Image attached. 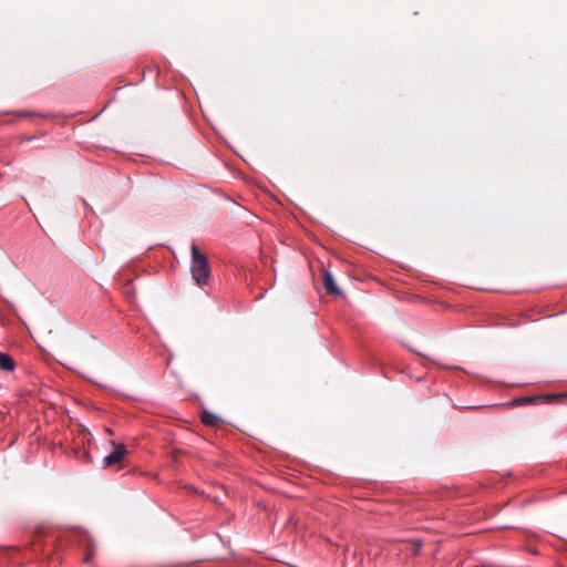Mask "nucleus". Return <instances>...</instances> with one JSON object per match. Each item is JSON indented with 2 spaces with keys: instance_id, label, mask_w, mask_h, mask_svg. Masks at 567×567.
Masks as SVG:
<instances>
[{
  "instance_id": "1",
  "label": "nucleus",
  "mask_w": 567,
  "mask_h": 567,
  "mask_svg": "<svg viewBox=\"0 0 567 567\" xmlns=\"http://www.w3.org/2000/svg\"><path fill=\"white\" fill-rule=\"evenodd\" d=\"M192 261L190 271L192 277L197 285L204 286L208 282L210 277V268L206 256L193 244L190 247Z\"/></svg>"
},
{
  "instance_id": "2",
  "label": "nucleus",
  "mask_w": 567,
  "mask_h": 567,
  "mask_svg": "<svg viewBox=\"0 0 567 567\" xmlns=\"http://www.w3.org/2000/svg\"><path fill=\"white\" fill-rule=\"evenodd\" d=\"M74 543H76L84 551V561H91L94 555V542L91 535L85 530H78L74 534Z\"/></svg>"
},
{
  "instance_id": "3",
  "label": "nucleus",
  "mask_w": 567,
  "mask_h": 567,
  "mask_svg": "<svg viewBox=\"0 0 567 567\" xmlns=\"http://www.w3.org/2000/svg\"><path fill=\"white\" fill-rule=\"evenodd\" d=\"M112 444L114 445V450L103 458V461H102L103 468H107L110 466H113V465L120 463L127 453V450L124 444H122V443L115 444L114 442H112Z\"/></svg>"
},
{
  "instance_id": "4",
  "label": "nucleus",
  "mask_w": 567,
  "mask_h": 567,
  "mask_svg": "<svg viewBox=\"0 0 567 567\" xmlns=\"http://www.w3.org/2000/svg\"><path fill=\"white\" fill-rule=\"evenodd\" d=\"M322 284L328 293L332 296H340L342 293L336 284L333 275L328 269L322 271Z\"/></svg>"
},
{
  "instance_id": "5",
  "label": "nucleus",
  "mask_w": 567,
  "mask_h": 567,
  "mask_svg": "<svg viewBox=\"0 0 567 567\" xmlns=\"http://www.w3.org/2000/svg\"><path fill=\"white\" fill-rule=\"evenodd\" d=\"M16 363L10 354L0 351V370L12 372Z\"/></svg>"
},
{
  "instance_id": "6",
  "label": "nucleus",
  "mask_w": 567,
  "mask_h": 567,
  "mask_svg": "<svg viewBox=\"0 0 567 567\" xmlns=\"http://www.w3.org/2000/svg\"><path fill=\"white\" fill-rule=\"evenodd\" d=\"M200 421L207 426H215L220 421L219 416L209 411H203Z\"/></svg>"
},
{
  "instance_id": "7",
  "label": "nucleus",
  "mask_w": 567,
  "mask_h": 567,
  "mask_svg": "<svg viewBox=\"0 0 567 567\" xmlns=\"http://www.w3.org/2000/svg\"><path fill=\"white\" fill-rule=\"evenodd\" d=\"M421 542H417V544L415 545V548H414V553L417 554L420 550H421Z\"/></svg>"
}]
</instances>
